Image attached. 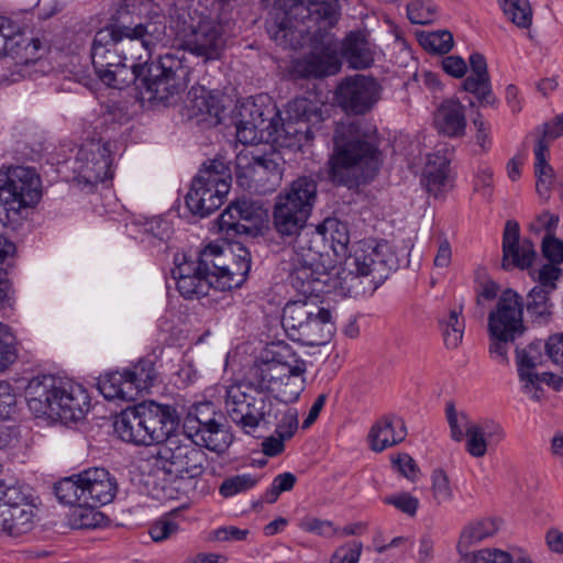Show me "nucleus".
I'll return each instance as SVG.
<instances>
[{
	"instance_id": "obj_26",
	"label": "nucleus",
	"mask_w": 563,
	"mask_h": 563,
	"mask_svg": "<svg viewBox=\"0 0 563 563\" xmlns=\"http://www.w3.org/2000/svg\"><path fill=\"white\" fill-rule=\"evenodd\" d=\"M536 251L530 240H520V229L516 221H507L503 235V267L525 269L531 266Z\"/></svg>"
},
{
	"instance_id": "obj_57",
	"label": "nucleus",
	"mask_w": 563,
	"mask_h": 563,
	"mask_svg": "<svg viewBox=\"0 0 563 563\" xmlns=\"http://www.w3.org/2000/svg\"><path fill=\"white\" fill-rule=\"evenodd\" d=\"M345 53L350 64L357 69L368 67L373 57L366 48L365 43L356 40L354 35H350L346 41Z\"/></svg>"
},
{
	"instance_id": "obj_28",
	"label": "nucleus",
	"mask_w": 563,
	"mask_h": 563,
	"mask_svg": "<svg viewBox=\"0 0 563 563\" xmlns=\"http://www.w3.org/2000/svg\"><path fill=\"white\" fill-rule=\"evenodd\" d=\"M471 73L462 82L466 92L474 95L481 107H493L496 97L493 93L490 77L485 57L479 53L470 56Z\"/></svg>"
},
{
	"instance_id": "obj_3",
	"label": "nucleus",
	"mask_w": 563,
	"mask_h": 563,
	"mask_svg": "<svg viewBox=\"0 0 563 563\" xmlns=\"http://www.w3.org/2000/svg\"><path fill=\"white\" fill-rule=\"evenodd\" d=\"M25 399L37 417L47 416L65 423L81 420L90 409V397L81 385L54 376L31 379L25 389Z\"/></svg>"
},
{
	"instance_id": "obj_45",
	"label": "nucleus",
	"mask_w": 563,
	"mask_h": 563,
	"mask_svg": "<svg viewBox=\"0 0 563 563\" xmlns=\"http://www.w3.org/2000/svg\"><path fill=\"white\" fill-rule=\"evenodd\" d=\"M462 306L453 308L439 319L443 342L450 350L457 349L464 335L465 320L462 317Z\"/></svg>"
},
{
	"instance_id": "obj_9",
	"label": "nucleus",
	"mask_w": 563,
	"mask_h": 563,
	"mask_svg": "<svg viewBox=\"0 0 563 563\" xmlns=\"http://www.w3.org/2000/svg\"><path fill=\"white\" fill-rule=\"evenodd\" d=\"M396 266V256L387 243L361 242L345 260L342 271L335 269L333 287L351 294L358 276H371L373 283L379 284Z\"/></svg>"
},
{
	"instance_id": "obj_47",
	"label": "nucleus",
	"mask_w": 563,
	"mask_h": 563,
	"mask_svg": "<svg viewBox=\"0 0 563 563\" xmlns=\"http://www.w3.org/2000/svg\"><path fill=\"white\" fill-rule=\"evenodd\" d=\"M505 16L519 29H530L533 10L529 0H497Z\"/></svg>"
},
{
	"instance_id": "obj_2",
	"label": "nucleus",
	"mask_w": 563,
	"mask_h": 563,
	"mask_svg": "<svg viewBox=\"0 0 563 563\" xmlns=\"http://www.w3.org/2000/svg\"><path fill=\"white\" fill-rule=\"evenodd\" d=\"M334 150L329 159V178L352 187L374 177L380 166L376 136L358 121L339 122L333 134Z\"/></svg>"
},
{
	"instance_id": "obj_60",
	"label": "nucleus",
	"mask_w": 563,
	"mask_h": 563,
	"mask_svg": "<svg viewBox=\"0 0 563 563\" xmlns=\"http://www.w3.org/2000/svg\"><path fill=\"white\" fill-rule=\"evenodd\" d=\"M549 294L542 286L533 287L528 295L527 310L537 317L550 314Z\"/></svg>"
},
{
	"instance_id": "obj_61",
	"label": "nucleus",
	"mask_w": 563,
	"mask_h": 563,
	"mask_svg": "<svg viewBox=\"0 0 563 563\" xmlns=\"http://www.w3.org/2000/svg\"><path fill=\"white\" fill-rule=\"evenodd\" d=\"M179 525L172 518V514L165 515L150 526L148 534L154 542H162L175 536Z\"/></svg>"
},
{
	"instance_id": "obj_34",
	"label": "nucleus",
	"mask_w": 563,
	"mask_h": 563,
	"mask_svg": "<svg viewBox=\"0 0 563 563\" xmlns=\"http://www.w3.org/2000/svg\"><path fill=\"white\" fill-rule=\"evenodd\" d=\"M225 196L221 190L209 188L207 185L192 179L185 201L188 210L194 216L206 218L223 205Z\"/></svg>"
},
{
	"instance_id": "obj_13",
	"label": "nucleus",
	"mask_w": 563,
	"mask_h": 563,
	"mask_svg": "<svg viewBox=\"0 0 563 563\" xmlns=\"http://www.w3.org/2000/svg\"><path fill=\"white\" fill-rule=\"evenodd\" d=\"M251 386L231 385L227 389L224 401L230 419L247 434L265 424L267 409L273 400L261 393H253Z\"/></svg>"
},
{
	"instance_id": "obj_18",
	"label": "nucleus",
	"mask_w": 563,
	"mask_h": 563,
	"mask_svg": "<svg viewBox=\"0 0 563 563\" xmlns=\"http://www.w3.org/2000/svg\"><path fill=\"white\" fill-rule=\"evenodd\" d=\"M179 46L203 59V62L220 58L224 48L222 27L211 20H200L196 25L184 29Z\"/></svg>"
},
{
	"instance_id": "obj_19",
	"label": "nucleus",
	"mask_w": 563,
	"mask_h": 563,
	"mask_svg": "<svg viewBox=\"0 0 563 563\" xmlns=\"http://www.w3.org/2000/svg\"><path fill=\"white\" fill-rule=\"evenodd\" d=\"M112 147L110 141H90L77 152L75 170L88 184L112 178Z\"/></svg>"
},
{
	"instance_id": "obj_10",
	"label": "nucleus",
	"mask_w": 563,
	"mask_h": 563,
	"mask_svg": "<svg viewBox=\"0 0 563 563\" xmlns=\"http://www.w3.org/2000/svg\"><path fill=\"white\" fill-rule=\"evenodd\" d=\"M317 199V183L310 177L295 179L280 192L274 205L273 225L283 238H294L306 229V223Z\"/></svg>"
},
{
	"instance_id": "obj_20",
	"label": "nucleus",
	"mask_w": 563,
	"mask_h": 563,
	"mask_svg": "<svg viewBox=\"0 0 563 563\" xmlns=\"http://www.w3.org/2000/svg\"><path fill=\"white\" fill-rule=\"evenodd\" d=\"M336 96L346 112L364 114L378 101L380 87L374 78L355 75L340 84Z\"/></svg>"
},
{
	"instance_id": "obj_49",
	"label": "nucleus",
	"mask_w": 563,
	"mask_h": 563,
	"mask_svg": "<svg viewBox=\"0 0 563 563\" xmlns=\"http://www.w3.org/2000/svg\"><path fill=\"white\" fill-rule=\"evenodd\" d=\"M81 476L80 473L70 477L63 478L55 487V495L60 503L71 506L84 505V489H81Z\"/></svg>"
},
{
	"instance_id": "obj_41",
	"label": "nucleus",
	"mask_w": 563,
	"mask_h": 563,
	"mask_svg": "<svg viewBox=\"0 0 563 563\" xmlns=\"http://www.w3.org/2000/svg\"><path fill=\"white\" fill-rule=\"evenodd\" d=\"M450 159L440 152L430 154L423 170V184L428 192L438 197L449 185Z\"/></svg>"
},
{
	"instance_id": "obj_30",
	"label": "nucleus",
	"mask_w": 563,
	"mask_h": 563,
	"mask_svg": "<svg viewBox=\"0 0 563 563\" xmlns=\"http://www.w3.org/2000/svg\"><path fill=\"white\" fill-rule=\"evenodd\" d=\"M305 124V122L298 123L287 118L282 120L277 112V119L273 121L272 129H269L272 139H268L266 143H272L280 147L300 148L314 136L313 130L307 128Z\"/></svg>"
},
{
	"instance_id": "obj_33",
	"label": "nucleus",
	"mask_w": 563,
	"mask_h": 563,
	"mask_svg": "<svg viewBox=\"0 0 563 563\" xmlns=\"http://www.w3.org/2000/svg\"><path fill=\"white\" fill-rule=\"evenodd\" d=\"M505 438L506 432L500 423L490 419L481 420L477 421L472 437L466 440L465 449L471 456L479 459Z\"/></svg>"
},
{
	"instance_id": "obj_15",
	"label": "nucleus",
	"mask_w": 563,
	"mask_h": 563,
	"mask_svg": "<svg viewBox=\"0 0 563 563\" xmlns=\"http://www.w3.org/2000/svg\"><path fill=\"white\" fill-rule=\"evenodd\" d=\"M234 125L236 137L243 144L266 143L272 139L273 121L277 119V110L263 100H245L235 108Z\"/></svg>"
},
{
	"instance_id": "obj_50",
	"label": "nucleus",
	"mask_w": 563,
	"mask_h": 563,
	"mask_svg": "<svg viewBox=\"0 0 563 563\" xmlns=\"http://www.w3.org/2000/svg\"><path fill=\"white\" fill-rule=\"evenodd\" d=\"M172 225L161 217H153L143 223V233L147 243L153 247H161L167 243L172 236Z\"/></svg>"
},
{
	"instance_id": "obj_31",
	"label": "nucleus",
	"mask_w": 563,
	"mask_h": 563,
	"mask_svg": "<svg viewBox=\"0 0 563 563\" xmlns=\"http://www.w3.org/2000/svg\"><path fill=\"white\" fill-rule=\"evenodd\" d=\"M98 389L106 399L134 401L140 394L137 375L131 371L107 373L99 378Z\"/></svg>"
},
{
	"instance_id": "obj_38",
	"label": "nucleus",
	"mask_w": 563,
	"mask_h": 563,
	"mask_svg": "<svg viewBox=\"0 0 563 563\" xmlns=\"http://www.w3.org/2000/svg\"><path fill=\"white\" fill-rule=\"evenodd\" d=\"M194 180L228 195L232 181L230 163L223 158L210 159L202 164Z\"/></svg>"
},
{
	"instance_id": "obj_24",
	"label": "nucleus",
	"mask_w": 563,
	"mask_h": 563,
	"mask_svg": "<svg viewBox=\"0 0 563 563\" xmlns=\"http://www.w3.org/2000/svg\"><path fill=\"white\" fill-rule=\"evenodd\" d=\"M174 413L170 406L143 397V430L150 438V445H161L175 430L177 421ZM145 444L147 442L143 439V446L146 448Z\"/></svg>"
},
{
	"instance_id": "obj_56",
	"label": "nucleus",
	"mask_w": 563,
	"mask_h": 563,
	"mask_svg": "<svg viewBox=\"0 0 563 563\" xmlns=\"http://www.w3.org/2000/svg\"><path fill=\"white\" fill-rule=\"evenodd\" d=\"M16 356L15 338L10 328L0 322V372L9 368Z\"/></svg>"
},
{
	"instance_id": "obj_21",
	"label": "nucleus",
	"mask_w": 563,
	"mask_h": 563,
	"mask_svg": "<svg viewBox=\"0 0 563 563\" xmlns=\"http://www.w3.org/2000/svg\"><path fill=\"white\" fill-rule=\"evenodd\" d=\"M176 60L170 55H158L156 63L143 64V85L147 93H150L148 101L170 103L178 92L174 84L175 70L174 64Z\"/></svg>"
},
{
	"instance_id": "obj_39",
	"label": "nucleus",
	"mask_w": 563,
	"mask_h": 563,
	"mask_svg": "<svg viewBox=\"0 0 563 563\" xmlns=\"http://www.w3.org/2000/svg\"><path fill=\"white\" fill-rule=\"evenodd\" d=\"M499 527L500 520L497 518H481L468 522L460 533L457 553L468 551L473 545L494 537Z\"/></svg>"
},
{
	"instance_id": "obj_4",
	"label": "nucleus",
	"mask_w": 563,
	"mask_h": 563,
	"mask_svg": "<svg viewBox=\"0 0 563 563\" xmlns=\"http://www.w3.org/2000/svg\"><path fill=\"white\" fill-rule=\"evenodd\" d=\"M292 243L289 282L302 295L324 291V287L335 277L331 267L323 234L318 229H303L296 232Z\"/></svg>"
},
{
	"instance_id": "obj_14",
	"label": "nucleus",
	"mask_w": 563,
	"mask_h": 563,
	"mask_svg": "<svg viewBox=\"0 0 563 563\" xmlns=\"http://www.w3.org/2000/svg\"><path fill=\"white\" fill-rule=\"evenodd\" d=\"M125 14L124 11L119 12V22L121 23L119 26H106L99 30L93 37L91 62L99 79L122 59H128L125 55H121L114 49L120 41L141 38V23H136L133 27L126 25L124 23Z\"/></svg>"
},
{
	"instance_id": "obj_40",
	"label": "nucleus",
	"mask_w": 563,
	"mask_h": 563,
	"mask_svg": "<svg viewBox=\"0 0 563 563\" xmlns=\"http://www.w3.org/2000/svg\"><path fill=\"white\" fill-rule=\"evenodd\" d=\"M143 13L146 15V22H143V47L152 55V46L165 38V15L162 8L152 0H143Z\"/></svg>"
},
{
	"instance_id": "obj_8",
	"label": "nucleus",
	"mask_w": 563,
	"mask_h": 563,
	"mask_svg": "<svg viewBox=\"0 0 563 563\" xmlns=\"http://www.w3.org/2000/svg\"><path fill=\"white\" fill-rule=\"evenodd\" d=\"M143 461L146 463L147 477L166 482L168 476L196 478L203 473L206 454L192 442L178 444L170 441L169 445L145 444Z\"/></svg>"
},
{
	"instance_id": "obj_32",
	"label": "nucleus",
	"mask_w": 563,
	"mask_h": 563,
	"mask_svg": "<svg viewBox=\"0 0 563 563\" xmlns=\"http://www.w3.org/2000/svg\"><path fill=\"white\" fill-rule=\"evenodd\" d=\"M465 107L456 98L443 100L434 112L437 130L449 137H462L466 131Z\"/></svg>"
},
{
	"instance_id": "obj_1",
	"label": "nucleus",
	"mask_w": 563,
	"mask_h": 563,
	"mask_svg": "<svg viewBox=\"0 0 563 563\" xmlns=\"http://www.w3.org/2000/svg\"><path fill=\"white\" fill-rule=\"evenodd\" d=\"M268 11L267 32L284 48L297 49L307 41L316 45L296 59L292 73L301 78L334 75L341 63L338 44L328 35L340 16L339 0H262Z\"/></svg>"
},
{
	"instance_id": "obj_29",
	"label": "nucleus",
	"mask_w": 563,
	"mask_h": 563,
	"mask_svg": "<svg viewBox=\"0 0 563 563\" xmlns=\"http://www.w3.org/2000/svg\"><path fill=\"white\" fill-rule=\"evenodd\" d=\"M407 428L405 421L396 416H384L376 420L367 434L369 449L383 452L405 440Z\"/></svg>"
},
{
	"instance_id": "obj_5",
	"label": "nucleus",
	"mask_w": 563,
	"mask_h": 563,
	"mask_svg": "<svg viewBox=\"0 0 563 563\" xmlns=\"http://www.w3.org/2000/svg\"><path fill=\"white\" fill-rule=\"evenodd\" d=\"M307 363L288 345H280L272 360L255 363L250 369V384L273 395V400L294 402L305 390Z\"/></svg>"
},
{
	"instance_id": "obj_43",
	"label": "nucleus",
	"mask_w": 563,
	"mask_h": 563,
	"mask_svg": "<svg viewBox=\"0 0 563 563\" xmlns=\"http://www.w3.org/2000/svg\"><path fill=\"white\" fill-rule=\"evenodd\" d=\"M286 118L305 122L307 128L313 130V133L320 129L322 114L318 104L307 98H296L288 102L286 108Z\"/></svg>"
},
{
	"instance_id": "obj_36",
	"label": "nucleus",
	"mask_w": 563,
	"mask_h": 563,
	"mask_svg": "<svg viewBox=\"0 0 563 563\" xmlns=\"http://www.w3.org/2000/svg\"><path fill=\"white\" fill-rule=\"evenodd\" d=\"M290 402L272 400L267 409L265 427H274L275 434L292 438L298 430V411L289 407Z\"/></svg>"
},
{
	"instance_id": "obj_27",
	"label": "nucleus",
	"mask_w": 563,
	"mask_h": 563,
	"mask_svg": "<svg viewBox=\"0 0 563 563\" xmlns=\"http://www.w3.org/2000/svg\"><path fill=\"white\" fill-rule=\"evenodd\" d=\"M186 108L189 118H196L209 125L221 123V113L224 110L219 96L202 86L191 87L187 95Z\"/></svg>"
},
{
	"instance_id": "obj_35",
	"label": "nucleus",
	"mask_w": 563,
	"mask_h": 563,
	"mask_svg": "<svg viewBox=\"0 0 563 563\" xmlns=\"http://www.w3.org/2000/svg\"><path fill=\"white\" fill-rule=\"evenodd\" d=\"M199 427L192 439L195 445L205 446L212 452H223L231 443V434L227 427L216 419L202 421L198 419Z\"/></svg>"
},
{
	"instance_id": "obj_16",
	"label": "nucleus",
	"mask_w": 563,
	"mask_h": 563,
	"mask_svg": "<svg viewBox=\"0 0 563 563\" xmlns=\"http://www.w3.org/2000/svg\"><path fill=\"white\" fill-rule=\"evenodd\" d=\"M172 277L176 280L179 294L187 299L207 296L214 288V277L209 265L202 264V251L196 260H189L186 254H177Z\"/></svg>"
},
{
	"instance_id": "obj_53",
	"label": "nucleus",
	"mask_w": 563,
	"mask_h": 563,
	"mask_svg": "<svg viewBox=\"0 0 563 563\" xmlns=\"http://www.w3.org/2000/svg\"><path fill=\"white\" fill-rule=\"evenodd\" d=\"M432 498L437 505H445L454 499V492L449 475L442 468L431 473Z\"/></svg>"
},
{
	"instance_id": "obj_52",
	"label": "nucleus",
	"mask_w": 563,
	"mask_h": 563,
	"mask_svg": "<svg viewBox=\"0 0 563 563\" xmlns=\"http://www.w3.org/2000/svg\"><path fill=\"white\" fill-rule=\"evenodd\" d=\"M98 506H76L70 515V523L74 529H95L100 527L104 515L97 510Z\"/></svg>"
},
{
	"instance_id": "obj_58",
	"label": "nucleus",
	"mask_w": 563,
	"mask_h": 563,
	"mask_svg": "<svg viewBox=\"0 0 563 563\" xmlns=\"http://www.w3.org/2000/svg\"><path fill=\"white\" fill-rule=\"evenodd\" d=\"M407 15L411 23L429 24L435 20L437 8L429 0H416L407 5Z\"/></svg>"
},
{
	"instance_id": "obj_6",
	"label": "nucleus",
	"mask_w": 563,
	"mask_h": 563,
	"mask_svg": "<svg viewBox=\"0 0 563 563\" xmlns=\"http://www.w3.org/2000/svg\"><path fill=\"white\" fill-rule=\"evenodd\" d=\"M42 198L41 178L34 168H0V224L15 227L26 218Z\"/></svg>"
},
{
	"instance_id": "obj_48",
	"label": "nucleus",
	"mask_w": 563,
	"mask_h": 563,
	"mask_svg": "<svg viewBox=\"0 0 563 563\" xmlns=\"http://www.w3.org/2000/svg\"><path fill=\"white\" fill-rule=\"evenodd\" d=\"M446 418L451 430V437L454 441L470 439L475 429L476 421H473L465 411H457L453 404L446 406Z\"/></svg>"
},
{
	"instance_id": "obj_51",
	"label": "nucleus",
	"mask_w": 563,
	"mask_h": 563,
	"mask_svg": "<svg viewBox=\"0 0 563 563\" xmlns=\"http://www.w3.org/2000/svg\"><path fill=\"white\" fill-rule=\"evenodd\" d=\"M459 555V563H512V558L508 552L496 548L468 550Z\"/></svg>"
},
{
	"instance_id": "obj_46",
	"label": "nucleus",
	"mask_w": 563,
	"mask_h": 563,
	"mask_svg": "<svg viewBox=\"0 0 563 563\" xmlns=\"http://www.w3.org/2000/svg\"><path fill=\"white\" fill-rule=\"evenodd\" d=\"M126 59H122L114 68L104 73L100 80L110 88L124 89L135 84L141 75V65L133 62L126 65Z\"/></svg>"
},
{
	"instance_id": "obj_55",
	"label": "nucleus",
	"mask_w": 563,
	"mask_h": 563,
	"mask_svg": "<svg viewBox=\"0 0 563 563\" xmlns=\"http://www.w3.org/2000/svg\"><path fill=\"white\" fill-rule=\"evenodd\" d=\"M554 377H556V374L554 373H543L540 375L538 373L529 374L526 371H522V374H519V378L522 384V391L533 401H540L543 397L544 390L541 384H550Z\"/></svg>"
},
{
	"instance_id": "obj_23",
	"label": "nucleus",
	"mask_w": 563,
	"mask_h": 563,
	"mask_svg": "<svg viewBox=\"0 0 563 563\" xmlns=\"http://www.w3.org/2000/svg\"><path fill=\"white\" fill-rule=\"evenodd\" d=\"M41 49V41L26 34L11 20L10 27L2 29L0 33V57L11 58L16 66L24 67L37 62Z\"/></svg>"
},
{
	"instance_id": "obj_12",
	"label": "nucleus",
	"mask_w": 563,
	"mask_h": 563,
	"mask_svg": "<svg viewBox=\"0 0 563 563\" xmlns=\"http://www.w3.org/2000/svg\"><path fill=\"white\" fill-rule=\"evenodd\" d=\"M235 164L239 183L260 195L274 191L282 181L284 163L278 154L261 156L245 151L236 156Z\"/></svg>"
},
{
	"instance_id": "obj_7",
	"label": "nucleus",
	"mask_w": 563,
	"mask_h": 563,
	"mask_svg": "<svg viewBox=\"0 0 563 563\" xmlns=\"http://www.w3.org/2000/svg\"><path fill=\"white\" fill-rule=\"evenodd\" d=\"M303 300L288 302L282 317L283 328L292 341L307 346L327 344L334 332L331 312L320 306L316 298L306 295Z\"/></svg>"
},
{
	"instance_id": "obj_62",
	"label": "nucleus",
	"mask_w": 563,
	"mask_h": 563,
	"mask_svg": "<svg viewBox=\"0 0 563 563\" xmlns=\"http://www.w3.org/2000/svg\"><path fill=\"white\" fill-rule=\"evenodd\" d=\"M422 46L434 53L445 54L453 46V36L449 31H437L422 36Z\"/></svg>"
},
{
	"instance_id": "obj_42",
	"label": "nucleus",
	"mask_w": 563,
	"mask_h": 563,
	"mask_svg": "<svg viewBox=\"0 0 563 563\" xmlns=\"http://www.w3.org/2000/svg\"><path fill=\"white\" fill-rule=\"evenodd\" d=\"M114 432L126 443L141 444V404H134L121 411L114 421Z\"/></svg>"
},
{
	"instance_id": "obj_11",
	"label": "nucleus",
	"mask_w": 563,
	"mask_h": 563,
	"mask_svg": "<svg viewBox=\"0 0 563 563\" xmlns=\"http://www.w3.org/2000/svg\"><path fill=\"white\" fill-rule=\"evenodd\" d=\"M202 264L212 269L214 289L231 290L245 282L251 269V254L239 242L227 247L209 244L202 250Z\"/></svg>"
},
{
	"instance_id": "obj_22",
	"label": "nucleus",
	"mask_w": 563,
	"mask_h": 563,
	"mask_svg": "<svg viewBox=\"0 0 563 563\" xmlns=\"http://www.w3.org/2000/svg\"><path fill=\"white\" fill-rule=\"evenodd\" d=\"M263 209L258 202L250 199H236L221 213L219 230L227 239L240 234H252L256 224L262 220Z\"/></svg>"
},
{
	"instance_id": "obj_37",
	"label": "nucleus",
	"mask_w": 563,
	"mask_h": 563,
	"mask_svg": "<svg viewBox=\"0 0 563 563\" xmlns=\"http://www.w3.org/2000/svg\"><path fill=\"white\" fill-rule=\"evenodd\" d=\"M35 508L31 503L13 510L0 514V533L8 537H20L30 532L34 527Z\"/></svg>"
},
{
	"instance_id": "obj_64",
	"label": "nucleus",
	"mask_w": 563,
	"mask_h": 563,
	"mask_svg": "<svg viewBox=\"0 0 563 563\" xmlns=\"http://www.w3.org/2000/svg\"><path fill=\"white\" fill-rule=\"evenodd\" d=\"M363 545L358 541H352L335 550L331 563H358Z\"/></svg>"
},
{
	"instance_id": "obj_54",
	"label": "nucleus",
	"mask_w": 563,
	"mask_h": 563,
	"mask_svg": "<svg viewBox=\"0 0 563 563\" xmlns=\"http://www.w3.org/2000/svg\"><path fill=\"white\" fill-rule=\"evenodd\" d=\"M321 228L322 231L320 232L323 234V236L329 234L333 251L335 253H339L340 251L343 252L346 249L350 242L346 223L341 222L338 219H325Z\"/></svg>"
},
{
	"instance_id": "obj_59",
	"label": "nucleus",
	"mask_w": 563,
	"mask_h": 563,
	"mask_svg": "<svg viewBox=\"0 0 563 563\" xmlns=\"http://www.w3.org/2000/svg\"><path fill=\"white\" fill-rule=\"evenodd\" d=\"M257 481H258L257 477L252 476L250 474L235 475V476L225 478L222 482V484L219 488V493L223 497L229 498L236 494H240V493L251 489L252 487H254L256 485Z\"/></svg>"
},
{
	"instance_id": "obj_44",
	"label": "nucleus",
	"mask_w": 563,
	"mask_h": 563,
	"mask_svg": "<svg viewBox=\"0 0 563 563\" xmlns=\"http://www.w3.org/2000/svg\"><path fill=\"white\" fill-rule=\"evenodd\" d=\"M534 174L537 177V192L540 197H548L553 184V169L548 164L549 144L543 140H538L534 147Z\"/></svg>"
},
{
	"instance_id": "obj_63",
	"label": "nucleus",
	"mask_w": 563,
	"mask_h": 563,
	"mask_svg": "<svg viewBox=\"0 0 563 563\" xmlns=\"http://www.w3.org/2000/svg\"><path fill=\"white\" fill-rule=\"evenodd\" d=\"M545 350L552 364L561 374H556L558 379L563 382V333L550 336L545 343Z\"/></svg>"
},
{
	"instance_id": "obj_25",
	"label": "nucleus",
	"mask_w": 563,
	"mask_h": 563,
	"mask_svg": "<svg viewBox=\"0 0 563 563\" xmlns=\"http://www.w3.org/2000/svg\"><path fill=\"white\" fill-rule=\"evenodd\" d=\"M85 506H102L110 504L118 492V483L108 470L91 467L80 472Z\"/></svg>"
},
{
	"instance_id": "obj_17",
	"label": "nucleus",
	"mask_w": 563,
	"mask_h": 563,
	"mask_svg": "<svg viewBox=\"0 0 563 563\" xmlns=\"http://www.w3.org/2000/svg\"><path fill=\"white\" fill-rule=\"evenodd\" d=\"M522 314V297L510 288L504 290L488 316L490 336L503 339L521 336L526 330Z\"/></svg>"
}]
</instances>
